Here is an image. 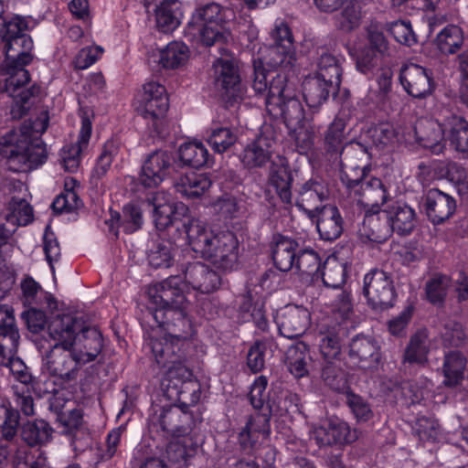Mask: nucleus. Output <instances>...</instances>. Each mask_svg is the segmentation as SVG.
Returning <instances> with one entry per match:
<instances>
[{
  "mask_svg": "<svg viewBox=\"0 0 468 468\" xmlns=\"http://www.w3.org/2000/svg\"><path fill=\"white\" fill-rule=\"evenodd\" d=\"M90 135L91 122L84 116L81 119V127L77 143L66 145L62 149L61 164L66 171L72 173L77 170L80 162V154L87 148Z\"/></svg>",
  "mask_w": 468,
  "mask_h": 468,
  "instance_id": "2f4dec72",
  "label": "nucleus"
},
{
  "mask_svg": "<svg viewBox=\"0 0 468 468\" xmlns=\"http://www.w3.org/2000/svg\"><path fill=\"white\" fill-rule=\"evenodd\" d=\"M268 410L272 416H285L295 414L299 410V398L288 390L273 391V399L269 401Z\"/></svg>",
  "mask_w": 468,
  "mask_h": 468,
  "instance_id": "603ef678",
  "label": "nucleus"
},
{
  "mask_svg": "<svg viewBox=\"0 0 468 468\" xmlns=\"http://www.w3.org/2000/svg\"><path fill=\"white\" fill-rule=\"evenodd\" d=\"M299 249L298 242L287 236L277 234L272 239V260L277 269L288 271L293 266Z\"/></svg>",
  "mask_w": 468,
  "mask_h": 468,
  "instance_id": "c9c22d12",
  "label": "nucleus"
},
{
  "mask_svg": "<svg viewBox=\"0 0 468 468\" xmlns=\"http://www.w3.org/2000/svg\"><path fill=\"white\" fill-rule=\"evenodd\" d=\"M367 148L362 144H352L345 157L339 160L341 181L346 188L356 193L365 181Z\"/></svg>",
  "mask_w": 468,
  "mask_h": 468,
  "instance_id": "ddd939ff",
  "label": "nucleus"
},
{
  "mask_svg": "<svg viewBox=\"0 0 468 468\" xmlns=\"http://www.w3.org/2000/svg\"><path fill=\"white\" fill-rule=\"evenodd\" d=\"M29 72L26 69H18L5 80V90L1 98H7L10 102L9 114L11 120L20 119L25 116L29 108V100L39 92V88L32 86L26 89L24 86L28 83Z\"/></svg>",
  "mask_w": 468,
  "mask_h": 468,
  "instance_id": "0eeeda50",
  "label": "nucleus"
},
{
  "mask_svg": "<svg viewBox=\"0 0 468 468\" xmlns=\"http://www.w3.org/2000/svg\"><path fill=\"white\" fill-rule=\"evenodd\" d=\"M466 358L459 351H450L444 356L442 373L443 384L447 387H456L463 378Z\"/></svg>",
  "mask_w": 468,
  "mask_h": 468,
  "instance_id": "a18cd8bd",
  "label": "nucleus"
},
{
  "mask_svg": "<svg viewBox=\"0 0 468 468\" xmlns=\"http://www.w3.org/2000/svg\"><path fill=\"white\" fill-rule=\"evenodd\" d=\"M179 278L169 277L149 287L148 313L144 317L147 324H150L151 314L157 309H176L187 305L186 296L179 287Z\"/></svg>",
  "mask_w": 468,
  "mask_h": 468,
  "instance_id": "9d476101",
  "label": "nucleus"
},
{
  "mask_svg": "<svg viewBox=\"0 0 468 468\" xmlns=\"http://www.w3.org/2000/svg\"><path fill=\"white\" fill-rule=\"evenodd\" d=\"M188 57L189 50L186 44L173 41L161 50L159 62L163 68L174 69L184 65Z\"/></svg>",
  "mask_w": 468,
  "mask_h": 468,
  "instance_id": "864d4df0",
  "label": "nucleus"
},
{
  "mask_svg": "<svg viewBox=\"0 0 468 468\" xmlns=\"http://www.w3.org/2000/svg\"><path fill=\"white\" fill-rule=\"evenodd\" d=\"M183 227L191 249L215 267L228 271L238 261L239 241L231 231L214 234L205 224L196 218L184 222Z\"/></svg>",
  "mask_w": 468,
  "mask_h": 468,
  "instance_id": "7ed1b4c3",
  "label": "nucleus"
},
{
  "mask_svg": "<svg viewBox=\"0 0 468 468\" xmlns=\"http://www.w3.org/2000/svg\"><path fill=\"white\" fill-rule=\"evenodd\" d=\"M446 122L441 125L431 119H421L415 126V134L420 144L435 154H440L443 150L442 142L446 136Z\"/></svg>",
  "mask_w": 468,
  "mask_h": 468,
  "instance_id": "c85d7f7f",
  "label": "nucleus"
},
{
  "mask_svg": "<svg viewBox=\"0 0 468 468\" xmlns=\"http://www.w3.org/2000/svg\"><path fill=\"white\" fill-rule=\"evenodd\" d=\"M314 218H316V229L322 239L333 241L343 233L344 219L335 206H322Z\"/></svg>",
  "mask_w": 468,
  "mask_h": 468,
  "instance_id": "a878e982",
  "label": "nucleus"
},
{
  "mask_svg": "<svg viewBox=\"0 0 468 468\" xmlns=\"http://www.w3.org/2000/svg\"><path fill=\"white\" fill-rule=\"evenodd\" d=\"M176 251V245L170 240L154 243L147 252L148 263L154 269L169 268L174 262Z\"/></svg>",
  "mask_w": 468,
  "mask_h": 468,
  "instance_id": "3c124183",
  "label": "nucleus"
},
{
  "mask_svg": "<svg viewBox=\"0 0 468 468\" xmlns=\"http://www.w3.org/2000/svg\"><path fill=\"white\" fill-rule=\"evenodd\" d=\"M234 18L232 9L210 3L195 11L187 24L186 34L193 38L198 37L207 47L223 44L230 36L228 25Z\"/></svg>",
  "mask_w": 468,
  "mask_h": 468,
  "instance_id": "20e7f679",
  "label": "nucleus"
},
{
  "mask_svg": "<svg viewBox=\"0 0 468 468\" xmlns=\"http://www.w3.org/2000/svg\"><path fill=\"white\" fill-rule=\"evenodd\" d=\"M462 30L456 26H448L436 37V45L443 54H453L463 45Z\"/></svg>",
  "mask_w": 468,
  "mask_h": 468,
  "instance_id": "13d9d810",
  "label": "nucleus"
},
{
  "mask_svg": "<svg viewBox=\"0 0 468 468\" xmlns=\"http://www.w3.org/2000/svg\"><path fill=\"white\" fill-rule=\"evenodd\" d=\"M339 85L316 76H309L303 82V94L310 108H318L325 102L331 94L338 92Z\"/></svg>",
  "mask_w": 468,
  "mask_h": 468,
  "instance_id": "7c9ffc66",
  "label": "nucleus"
},
{
  "mask_svg": "<svg viewBox=\"0 0 468 468\" xmlns=\"http://www.w3.org/2000/svg\"><path fill=\"white\" fill-rule=\"evenodd\" d=\"M355 195L358 197V203L372 208L385 204L388 198L386 186L377 177L366 178Z\"/></svg>",
  "mask_w": 468,
  "mask_h": 468,
  "instance_id": "a19ab883",
  "label": "nucleus"
},
{
  "mask_svg": "<svg viewBox=\"0 0 468 468\" xmlns=\"http://www.w3.org/2000/svg\"><path fill=\"white\" fill-rule=\"evenodd\" d=\"M311 361L309 346L303 341L292 345L286 352L285 364L296 378L308 375Z\"/></svg>",
  "mask_w": 468,
  "mask_h": 468,
  "instance_id": "58836bf2",
  "label": "nucleus"
},
{
  "mask_svg": "<svg viewBox=\"0 0 468 468\" xmlns=\"http://www.w3.org/2000/svg\"><path fill=\"white\" fill-rule=\"evenodd\" d=\"M344 330L339 324L322 325L319 334V350L323 359H338L341 355Z\"/></svg>",
  "mask_w": 468,
  "mask_h": 468,
  "instance_id": "e433bc0d",
  "label": "nucleus"
},
{
  "mask_svg": "<svg viewBox=\"0 0 468 468\" xmlns=\"http://www.w3.org/2000/svg\"><path fill=\"white\" fill-rule=\"evenodd\" d=\"M449 286L450 278L448 276L436 274L431 277L425 285V292L429 302L433 304L442 303Z\"/></svg>",
  "mask_w": 468,
  "mask_h": 468,
  "instance_id": "e2e57ef3",
  "label": "nucleus"
},
{
  "mask_svg": "<svg viewBox=\"0 0 468 468\" xmlns=\"http://www.w3.org/2000/svg\"><path fill=\"white\" fill-rule=\"evenodd\" d=\"M83 324L81 319L69 314L53 317L48 326V335L55 342L53 346L73 347Z\"/></svg>",
  "mask_w": 468,
  "mask_h": 468,
  "instance_id": "412c9836",
  "label": "nucleus"
},
{
  "mask_svg": "<svg viewBox=\"0 0 468 468\" xmlns=\"http://www.w3.org/2000/svg\"><path fill=\"white\" fill-rule=\"evenodd\" d=\"M175 158L173 153L158 149L148 154L142 165L139 182L147 188L157 187L174 170Z\"/></svg>",
  "mask_w": 468,
  "mask_h": 468,
  "instance_id": "9b49d317",
  "label": "nucleus"
},
{
  "mask_svg": "<svg viewBox=\"0 0 468 468\" xmlns=\"http://www.w3.org/2000/svg\"><path fill=\"white\" fill-rule=\"evenodd\" d=\"M252 88L258 94L266 93V110L273 118L282 119L288 128L302 123L304 110L284 71H267L261 62H255Z\"/></svg>",
  "mask_w": 468,
  "mask_h": 468,
  "instance_id": "f257e3e1",
  "label": "nucleus"
},
{
  "mask_svg": "<svg viewBox=\"0 0 468 468\" xmlns=\"http://www.w3.org/2000/svg\"><path fill=\"white\" fill-rule=\"evenodd\" d=\"M446 138L458 152H468V122L452 115L446 122Z\"/></svg>",
  "mask_w": 468,
  "mask_h": 468,
  "instance_id": "09e8293b",
  "label": "nucleus"
},
{
  "mask_svg": "<svg viewBox=\"0 0 468 468\" xmlns=\"http://www.w3.org/2000/svg\"><path fill=\"white\" fill-rule=\"evenodd\" d=\"M314 76L340 86L342 69L338 59L332 54L323 51L317 59V70Z\"/></svg>",
  "mask_w": 468,
  "mask_h": 468,
  "instance_id": "4d7b16f0",
  "label": "nucleus"
},
{
  "mask_svg": "<svg viewBox=\"0 0 468 468\" xmlns=\"http://www.w3.org/2000/svg\"><path fill=\"white\" fill-rule=\"evenodd\" d=\"M388 218L385 210H368L364 216L358 229L363 241L381 243L392 234Z\"/></svg>",
  "mask_w": 468,
  "mask_h": 468,
  "instance_id": "5701e85b",
  "label": "nucleus"
},
{
  "mask_svg": "<svg viewBox=\"0 0 468 468\" xmlns=\"http://www.w3.org/2000/svg\"><path fill=\"white\" fill-rule=\"evenodd\" d=\"M357 438L356 430L339 419L331 418L326 423L314 427L312 431V439L319 447L347 445L356 441Z\"/></svg>",
  "mask_w": 468,
  "mask_h": 468,
  "instance_id": "2eb2a0df",
  "label": "nucleus"
},
{
  "mask_svg": "<svg viewBox=\"0 0 468 468\" xmlns=\"http://www.w3.org/2000/svg\"><path fill=\"white\" fill-rule=\"evenodd\" d=\"M399 80L404 90L412 97L425 98L432 91L431 74L420 65H405L400 70Z\"/></svg>",
  "mask_w": 468,
  "mask_h": 468,
  "instance_id": "6ab92c4d",
  "label": "nucleus"
},
{
  "mask_svg": "<svg viewBox=\"0 0 468 468\" xmlns=\"http://www.w3.org/2000/svg\"><path fill=\"white\" fill-rule=\"evenodd\" d=\"M21 289L25 301L28 305L42 307L44 304H47L50 311L57 308V302L53 296L45 292L31 277H27L22 282Z\"/></svg>",
  "mask_w": 468,
  "mask_h": 468,
  "instance_id": "de8ad7c7",
  "label": "nucleus"
},
{
  "mask_svg": "<svg viewBox=\"0 0 468 468\" xmlns=\"http://www.w3.org/2000/svg\"><path fill=\"white\" fill-rule=\"evenodd\" d=\"M32 220L31 206L23 197H12L8 212L3 215V222H0V227L5 233L3 237H11L17 226H26Z\"/></svg>",
  "mask_w": 468,
  "mask_h": 468,
  "instance_id": "c756f323",
  "label": "nucleus"
},
{
  "mask_svg": "<svg viewBox=\"0 0 468 468\" xmlns=\"http://www.w3.org/2000/svg\"><path fill=\"white\" fill-rule=\"evenodd\" d=\"M429 353V339L426 331L421 330L414 334L405 350L404 361L410 364H424L427 362Z\"/></svg>",
  "mask_w": 468,
  "mask_h": 468,
  "instance_id": "5fc2aeb1",
  "label": "nucleus"
},
{
  "mask_svg": "<svg viewBox=\"0 0 468 468\" xmlns=\"http://www.w3.org/2000/svg\"><path fill=\"white\" fill-rule=\"evenodd\" d=\"M164 199L163 195H156L152 200L148 199L147 205L152 207L155 226L158 229H165L177 224L176 229H178L179 222L175 217V207Z\"/></svg>",
  "mask_w": 468,
  "mask_h": 468,
  "instance_id": "49530a36",
  "label": "nucleus"
},
{
  "mask_svg": "<svg viewBox=\"0 0 468 468\" xmlns=\"http://www.w3.org/2000/svg\"><path fill=\"white\" fill-rule=\"evenodd\" d=\"M184 277L187 284L202 293H209L220 284V276L199 261L187 264L184 270Z\"/></svg>",
  "mask_w": 468,
  "mask_h": 468,
  "instance_id": "393cba45",
  "label": "nucleus"
},
{
  "mask_svg": "<svg viewBox=\"0 0 468 468\" xmlns=\"http://www.w3.org/2000/svg\"><path fill=\"white\" fill-rule=\"evenodd\" d=\"M363 294L367 304L377 311L392 307L397 297L391 276L378 269L371 270L365 275Z\"/></svg>",
  "mask_w": 468,
  "mask_h": 468,
  "instance_id": "6e6552de",
  "label": "nucleus"
},
{
  "mask_svg": "<svg viewBox=\"0 0 468 468\" xmlns=\"http://www.w3.org/2000/svg\"><path fill=\"white\" fill-rule=\"evenodd\" d=\"M422 207L433 225H441L455 213L456 201L451 195L438 188H431L422 197Z\"/></svg>",
  "mask_w": 468,
  "mask_h": 468,
  "instance_id": "a211bd4d",
  "label": "nucleus"
},
{
  "mask_svg": "<svg viewBox=\"0 0 468 468\" xmlns=\"http://www.w3.org/2000/svg\"><path fill=\"white\" fill-rule=\"evenodd\" d=\"M310 324L307 309L297 305H287L277 316V325L281 335L286 338L302 336Z\"/></svg>",
  "mask_w": 468,
  "mask_h": 468,
  "instance_id": "aec40b11",
  "label": "nucleus"
},
{
  "mask_svg": "<svg viewBox=\"0 0 468 468\" xmlns=\"http://www.w3.org/2000/svg\"><path fill=\"white\" fill-rule=\"evenodd\" d=\"M237 139V133L229 127H219L212 130L207 143L215 152L222 154L232 146Z\"/></svg>",
  "mask_w": 468,
  "mask_h": 468,
  "instance_id": "0e129e2a",
  "label": "nucleus"
},
{
  "mask_svg": "<svg viewBox=\"0 0 468 468\" xmlns=\"http://www.w3.org/2000/svg\"><path fill=\"white\" fill-rule=\"evenodd\" d=\"M388 218L391 232L410 234L415 227L416 214L413 208L402 203H395L384 209Z\"/></svg>",
  "mask_w": 468,
  "mask_h": 468,
  "instance_id": "4c0bfd02",
  "label": "nucleus"
},
{
  "mask_svg": "<svg viewBox=\"0 0 468 468\" xmlns=\"http://www.w3.org/2000/svg\"><path fill=\"white\" fill-rule=\"evenodd\" d=\"M48 127V120L25 121L19 131H12L0 139V154L15 172H28L43 165L48 158L47 146L37 137Z\"/></svg>",
  "mask_w": 468,
  "mask_h": 468,
  "instance_id": "f03ea898",
  "label": "nucleus"
},
{
  "mask_svg": "<svg viewBox=\"0 0 468 468\" xmlns=\"http://www.w3.org/2000/svg\"><path fill=\"white\" fill-rule=\"evenodd\" d=\"M119 152V146L114 141H107L101 154L98 157L92 176L101 178L105 176L110 169L113 158Z\"/></svg>",
  "mask_w": 468,
  "mask_h": 468,
  "instance_id": "774afa93",
  "label": "nucleus"
},
{
  "mask_svg": "<svg viewBox=\"0 0 468 468\" xmlns=\"http://www.w3.org/2000/svg\"><path fill=\"white\" fill-rule=\"evenodd\" d=\"M53 429L44 420L27 421L22 425L21 438L30 447L43 446L52 439Z\"/></svg>",
  "mask_w": 468,
  "mask_h": 468,
  "instance_id": "37998d69",
  "label": "nucleus"
},
{
  "mask_svg": "<svg viewBox=\"0 0 468 468\" xmlns=\"http://www.w3.org/2000/svg\"><path fill=\"white\" fill-rule=\"evenodd\" d=\"M292 180V171L285 158L279 157L278 162H272L270 168L269 182L284 204L292 203L291 188Z\"/></svg>",
  "mask_w": 468,
  "mask_h": 468,
  "instance_id": "473e14b6",
  "label": "nucleus"
},
{
  "mask_svg": "<svg viewBox=\"0 0 468 468\" xmlns=\"http://www.w3.org/2000/svg\"><path fill=\"white\" fill-rule=\"evenodd\" d=\"M146 337V348L154 355L156 363L160 367H167L171 363H176L179 360H185L186 356L182 349L185 342H178L172 339L163 332L160 327H154L150 324Z\"/></svg>",
  "mask_w": 468,
  "mask_h": 468,
  "instance_id": "4468645a",
  "label": "nucleus"
},
{
  "mask_svg": "<svg viewBox=\"0 0 468 468\" xmlns=\"http://www.w3.org/2000/svg\"><path fill=\"white\" fill-rule=\"evenodd\" d=\"M296 206L309 218H314L321 204L329 197V188L320 176H313L300 183L295 188Z\"/></svg>",
  "mask_w": 468,
  "mask_h": 468,
  "instance_id": "dca6fc26",
  "label": "nucleus"
},
{
  "mask_svg": "<svg viewBox=\"0 0 468 468\" xmlns=\"http://www.w3.org/2000/svg\"><path fill=\"white\" fill-rule=\"evenodd\" d=\"M27 28L26 21L16 16L0 29V39L5 53V71L9 76L18 69H25L32 59L33 41L26 33Z\"/></svg>",
  "mask_w": 468,
  "mask_h": 468,
  "instance_id": "39448f33",
  "label": "nucleus"
},
{
  "mask_svg": "<svg viewBox=\"0 0 468 468\" xmlns=\"http://www.w3.org/2000/svg\"><path fill=\"white\" fill-rule=\"evenodd\" d=\"M213 78L216 88L223 94L235 97L240 84L237 65L229 59H217L213 63Z\"/></svg>",
  "mask_w": 468,
  "mask_h": 468,
  "instance_id": "cd10ccee",
  "label": "nucleus"
},
{
  "mask_svg": "<svg viewBox=\"0 0 468 468\" xmlns=\"http://www.w3.org/2000/svg\"><path fill=\"white\" fill-rule=\"evenodd\" d=\"M180 162L188 166L199 168L208 163V151L202 143L189 142L179 148Z\"/></svg>",
  "mask_w": 468,
  "mask_h": 468,
  "instance_id": "6e6d98bb",
  "label": "nucleus"
},
{
  "mask_svg": "<svg viewBox=\"0 0 468 468\" xmlns=\"http://www.w3.org/2000/svg\"><path fill=\"white\" fill-rule=\"evenodd\" d=\"M19 414L13 409L0 405V432L4 440L11 441L16 437Z\"/></svg>",
  "mask_w": 468,
  "mask_h": 468,
  "instance_id": "69168bd1",
  "label": "nucleus"
},
{
  "mask_svg": "<svg viewBox=\"0 0 468 468\" xmlns=\"http://www.w3.org/2000/svg\"><path fill=\"white\" fill-rule=\"evenodd\" d=\"M102 347V338L100 331L95 327L83 324L79 332L74 343V351H76L82 363L94 360L100 354Z\"/></svg>",
  "mask_w": 468,
  "mask_h": 468,
  "instance_id": "72a5a7b5",
  "label": "nucleus"
},
{
  "mask_svg": "<svg viewBox=\"0 0 468 468\" xmlns=\"http://www.w3.org/2000/svg\"><path fill=\"white\" fill-rule=\"evenodd\" d=\"M256 410L257 412L249 418L245 427L239 433L242 444L252 446L261 437L266 438L270 434V420L272 414L268 408Z\"/></svg>",
  "mask_w": 468,
  "mask_h": 468,
  "instance_id": "f704fd0d",
  "label": "nucleus"
},
{
  "mask_svg": "<svg viewBox=\"0 0 468 468\" xmlns=\"http://www.w3.org/2000/svg\"><path fill=\"white\" fill-rule=\"evenodd\" d=\"M138 101V111L142 116L153 122V126L157 133H162L160 126L169 107L165 86L156 81L146 82L143 86Z\"/></svg>",
  "mask_w": 468,
  "mask_h": 468,
  "instance_id": "1a4fd4ad",
  "label": "nucleus"
},
{
  "mask_svg": "<svg viewBox=\"0 0 468 468\" xmlns=\"http://www.w3.org/2000/svg\"><path fill=\"white\" fill-rule=\"evenodd\" d=\"M156 27L163 33H171L181 23L182 12L176 2L163 1L154 8Z\"/></svg>",
  "mask_w": 468,
  "mask_h": 468,
  "instance_id": "79ce46f5",
  "label": "nucleus"
},
{
  "mask_svg": "<svg viewBox=\"0 0 468 468\" xmlns=\"http://www.w3.org/2000/svg\"><path fill=\"white\" fill-rule=\"evenodd\" d=\"M322 378L324 383L334 390H342L346 387L344 373L340 367V358L324 359Z\"/></svg>",
  "mask_w": 468,
  "mask_h": 468,
  "instance_id": "680f3d73",
  "label": "nucleus"
},
{
  "mask_svg": "<svg viewBox=\"0 0 468 468\" xmlns=\"http://www.w3.org/2000/svg\"><path fill=\"white\" fill-rule=\"evenodd\" d=\"M43 370L61 385L76 382L82 366L80 355L73 347L52 346L42 357Z\"/></svg>",
  "mask_w": 468,
  "mask_h": 468,
  "instance_id": "423d86ee",
  "label": "nucleus"
},
{
  "mask_svg": "<svg viewBox=\"0 0 468 468\" xmlns=\"http://www.w3.org/2000/svg\"><path fill=\"white\" fill-rule=\"evenodd\" d=\"M265 129L251 144H248L242 154L241 161L248 168L261 167L271 157L275 140Z\"/></svg>",
  "mask_w": 468,
  "mask_h": 468,
  "instance_id": "b1692460",
  "label": "nucleus"
},
{
  "mask_svg": "<svg viewBox=\"0 0 468 468\" xmlns=\"http://www.w3.org/2000/svg\"><path fill=\"white\" fill-rule=\"evenodd\" d=\"M159 422L163 431L174 437L185 436L190 432L194 422L191 413L178 406L164 408Z\"/></svg>",
  "mask_w": 468,
  "mask_h": 468,
  "instance_id": "bb28decb",
  "label": "nucleus"
},
{
  "mask_svg": "<svg viewBox=\"0 0 468 468\" xmlns=\"http://www.w3.org/2000/svg\"><path fill=\"white\" fill-rule=\"evenodd\" d=\"M294 266L299 272L310 276L313 280L320 277L321 259L314 250H299Z\"/></svg>",
  "mask_w": 468,
  "mask_h": 468,
  "instance_id": "bf43d9fd",
  "label": "nucleus"
},
{
  "mask_svg": "<svg viewBox=\"0 0 468 468\" xmlns=\"http://www.w3.org/2000/svg\"><path fill=\"white\" fill-rule=\"evenodd\" d=\"M186 305L176 309H157L151 314V320L165 334L178 342H185L194 334V326L186 313Z\"/></svg>",
  "mask_w": 468,
  "mask_h": 468,
  "instance_id": "f8f14e48",
  "label": "nucleus"
},
{
  "mask_svg": "<svg viewBox=\"0 0 468 468\" xmlns=\"http://www.w3.org/2000/svg\"><path fill=\"white\" fill-rule=\"evenodd\" d=\"M212 181L205 174L195 172L181 176L175 184L177 193L190 199L203 196L211 186Z\"/></svg>",
  "mask_w": 468,
  "mask_h": 468,
  "instance_id": "ea45409f",
  "label": "nucleus"
},
{
  "mask_svg": "<svg viewBox=\"0 0 468 468\" xmlns=\"http://www.w3.org/2000/svg\"><path fill=\"white\" fill-rule=\"evenodd\" d=\"M268 379L265 376L258 377L253 382L249 399L251 406L254 410H264L269 405V401L273 399V391L276 389H271L267 391Z\"/></svg>",
  "mask_w": 468,
  "mask_h": 468,
  "instance_id": "052dcab7",
  "label": "nucleus"
},
{
  "mask_svg": "<svg viewBox=\"0 0 468 468\" xmlns=\"http://www.w3.org/2000/svg\"><path fill=\"white\" fill-rule=\"evenodd\" d=\"M348 119L339 114L329 124L324 133L323 147L324 153L334 160H341L346 154V149L352 144L358 142H348L349 131H347Z\"/></svg>",
  "mask_w": 468,
  "mask_h": 468,
  "instance_id": "f3484780",
  "label": "nucleus"
},
{
  "mask_svg": "<svg viewBox=\"0 0 468 468\" xmlns=\"http://www.w3.org/2000/svg\"><path fill=\"white\" fill-rule=\"evenodd\" d=\"M348 356L354 366L363 369L372 368L379 362V346L374 338L358 335L349 344Z\"/></svg>",
  "mask_w": 468,
  "mask_h": 468,
  "instance_id": "4be33fe9",
  "label": "nucleus"
},
{
  "mask_svg": "<svg viewBox=\"0 0 468 468\" xmlns=\"http://www.w3.org/2000/svg\"><path fill=\"white\" fill-rule=\"evenodd\" d=\"M266 52L267 54L264 57V62L259 58L254 59L253 64L255 62H261L264 69V63L273 69L282 68L283 69H286L292 68L296 60L294 48H287L286 46L273 44L267 48ZM252 74H254V72ZM253 75H251V77Z\"/></svg>",
  "mask_w": 468,
  "mask_h": 468,
  "instance_id": "8fccbe9b",
  "label": "nucleus"
},
{
  "mask_svg": "<svg viewBox=\"0 0 468 468\" xmlns=\"http://www.w3.org/2000/svg\"><path fill=\"white\" fill-rule=\"evenodd\" d=\"M321 277L325 286L339 288L346 281V268L335 261H326L323 267Z\"/></svg>",
  "mask_w": 468,
  "mask_h": 468,
  "instance_id": "338daca9",
  "label": "nucleus"
},
{
  "mask_svg": "<svg viewBox=\"0 0 468 468\" xmlns=\"http://www.w3.org/2000/svg\"><path fill=\"white\" fill-rule=\"evenodd\" d=\"M364 16L361 3L350 0L335 17V27L343 33H350L361 26Z\"/></svg>",
  "mask_w": 468,
  "mask_h": 468,
  "instance_id": "c03bdc74",
  "label": "nucleus"
}]
</instances>
